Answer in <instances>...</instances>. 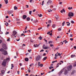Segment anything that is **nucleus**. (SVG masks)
<instances>
[{
	"instance_id": "nucleus-59",
	"label": "nucleus",
	"mask_w": 76,
	"mask_h": 76,
	"mask_svg": "<svg viewBox=\"0 0 76 76\" xmlns=\"http://www.w3.org/2000/svg\"><path fill=\"white\" fill-rule=\"evenodd\" d=\"M23 35H24L23 33V34H21V36H23Z\"/></svg>"
},
{
	"instance_id": "nucleus-3",
	"label": "nucleus",
	"mask_w": 76,
	"mask_h": 76,
	"mask_svg": "<svg viewBox=\"0 0 76 76\" xmlns=\"http://www.w3.org/2000/svg\"><path fill=\"white\" fill-rule=\"evenodd\" d=\"M72 65H69L66 67V69L67 70V71H70L72 70Z\"/></svg>"
},
{
	"instance_id": "nucleus-27",
	"label": "nucleus",
	"mask_w": 76,
	"mask_h": 76,
	"mask_svg": "<svg viewBox=\"0 0 76 76\" xmlns=\"http://www.w3.org/2000/svg\"><path fill=\"white\" fill-rule=\"evenodd\" d=\"M47 58V57H44V58H43V60H46Z\"/></svg>"
},
{
	"instance_id": "nucleus-26",
	"label": "nucleus",
	"mask_w": 76,
	"mask_h": 76,
	"mask_svg": "<svg viewBox=\"0 0 76 76\" xmlns=\"http://www.w3.org/2000/svg\"><path fill=\"white\" fill-rule=\"evenodd\" d=\"M48 23H51V21L50 20H49L48 21Z\"/></svg>"
},
{
	"instance_id": "nucleus-42",
	"label": "nucleus",
	"mask_w": 76,
	"mask_h": 76,
	"mask_svg": "<svg viewBox=\"0 0 76 76\" xmlns=\"http://www.w3.org/2000/svg\"><path fill=\"white\" fill-rule=\"evenodd\" d=\"M30 42H34V41L32 39H31Z\"/></svg>"
},
{
	"instance_id": "nucleus-48",
	"label": "nucleus",
	"mask_w": 76,
	"mask_h": 76,
	"mask_svg": "<svg viewBox=\"0 0 76 76\" xmlns=\"http://www.w3.org/2000/svg\"><path fill=\"white\" fill-rule=\"evenodd\" d=\"M58 56H61V54H60V53H58Z\"/></svg>"
},
{
	"instance_id": "nucleus-12",
	"label": "nucleus",
	"mask_w": 76,
	"mask_h": 76,
	"mask_svg": "<svg viewBox=\"0 0 76 76\" xmlns=\"http://www.w3.org/2000/svg\"><path fill=\"white\" fill-rule=\"evenodd\" d=\"M8 14H12V13H13V11H10L8 12Z\"/></svg>"
},
{
	"instance_id": "nucleus-36",
	"label": "nucleus",
	"mask_w": 76,
	"mask_h": 76,
	"mask_svg": "<svg viewBox=\"0 0 76 76\" xmlns=\"http://www.w3.org/2000/svg\"><path fill=\"white\" fill-rule=\"evenodd\" d=\"M68 9H69V10H70L71 9H72V7H69Z\"/></svg>"
},
{
	"instance_id": "nucleus-55",
	"label": "nucleus",
	"mask_w": 76,
	"mask_h": 76,
	"mask_svg": "<svg viewBox=\"0 0 76 76\" xmlns=\"http://www.w3.org/2000/svg\"><path fill=\"white\" fill-rule=\"evenodd\" d=\"M40 64H40V62H38V66H39V65H40Z\"/></svg>"
},
{
	"instance_id": "nucleus-18",
	"label": "nucleus",
	"mask_w": 76,
	"mask_h": 76,
	"mask_svg": "<svg viewBox=\"0 0 76 76\" xmlns=\"http://www.w3.org/2000/svg\"><path fill=\"white\" fill-rule=\"evenodd\" d=\"M52 27L53 28H56V25L55 24H53L52 25Z\"/></svg>"
},
{
	"instance_id": "nucleus-30",
	"label": "nucleus",
	"mask_w": 76,
	"mask_h": 76,
	"mask_svg": "<svg viewBox=\"0 0 76 76\" xmlns=\"http://www.w3.org/2000/svg\"><path fill=\"white\" fill-rule=\"evenodd\" d=\"M64 24H65V21H64L63 23H62V26H64Z\"/></svg>"
},
{
	"instance_id": "nucleus-31",
	"label": "nucleus",
	"mask_w": 76,
	"mask_h": 76,
	"mask_svg": "<svg viewBox=\"0 0 76 76\" xmlns=\"http://www.w3.org/2000/svg\"><path fill=\"white\" fill-rule=\"evenodd\" d=\"M50 47H53V46H54V45H52L51 44H50Z\"/></svg>"
},
{
	"instance_id": "nucleus-16",
	"label": "nucleus",
	"mask_w": 76,
	"mask_h": 76,
	"mask_svg": "<svg viewBox=\"0 0 76 76\" xmlns=\"http://www.w3.org/2000/svg\"><path fill=\"white\" fill-rule=\"evenodd\" d=\"M30 19H31V18L29 17H27L26 18V20H28V21H29V20H30Z\"/></svg>"
},
{
	"instance_id": "nucleus-52",
	"label": "nucleus",
	"mask_w": 76,
	"mask_h": 76,
	"mask_svg": "<svg viewBox=\"0 0 76 76\" xmlns=\"http://www.w3.org/2000/svg\"><path fill=\"white\" fill-rule=\"evenodd\" d=\"M11 67H14V66L13 65V64H11Z\"/></svg>"
},
{
	"instance_id": "nucleus-7",
	"label": "nucleus",
	"mask_w": 76,
	"mask_h": 76,
	"mask_svg": "<svg viewBox=\"0 0 76 76\" xmlns=\"http://www.w3.org/2000/svg\"><path fill=\"white\" fill-rule=\"evenodd\" d=\"M27 17L26 16V15H24L23 16V19H25Z\"/></svg>"
},
{
	"instance_id": "nucleus-4",
	"label": "nucleus",
	"mask_w": 76,
	"mask_h": 76,
	"mask_svg": "<svg viewBox=\"0 0 76 76\" xmlns=\"http://www.w3.org/2000/svg\"><path fill=\"white\" fill-rule=\"evenodd\" d=\"M73 16H74V14L72 12H70L69 13L68 16H69V17H72Z\"/></svg>"
},
{
	"instance_id": "nucleus-17",
	"label": "nucleus",
	"mask_w": 76,
	"mask_h": 76,
	"mask_svg": "<svg viewBox=\"0 0 76 76\" xmlns=\"http://www.w3.org/2000/svg\"><path fill=\"white\" fill-rule=\"evenodd\" d=\"M61 13H63V12H65V10H64L63 9L61 11Z\"/></svg>"
},
{
	"instance_id": "nucleus-58",
	"label": "nucleus",
	"mask_w": 76,
	"mask_h": 76,
	"mask_svg": "<svg viewBox=\"0 0 76 76\" xmlns=\"http://www.w3.org/2000/svg\"><path fill=\"white\" fill-rule=\"evenodd\" d=\"M70 40H71V41H73V38H70Z\"/></svg>"
},
{
	"instance_id": "nucleus-23",
	"label": "nucleus",
	"mask_w": 76,
	"mask_h": 76,
	"mask_svg": "<svg viewBox=\"0 0 76 76\" xmlns=\"http://www.w3.org/2000/svg\"><path fill=\"white\" fill-rule=\"evenodd\" d=\"M14 10H17L18 9V7L16 6H15L14 7Z\"/></svg>"
},
{
	"instance_id": "nucleus-33",
	"label": "nucleus",
	"mask_w": 76,
	"mask_h": 76,
	"mask_svg": "<svg viewBox=\"0 0 76 76\" xmlns=\"http://www.w3.org/2000/svg\"><path fill=\"white\" fill-rule=\"evenodd\" d=\"M32 13V11H30L29 12V14L30 15H31V13Z\"/></svg>"
},
{
	"instance_id": "nucleus-10",
	"label": "nucleus",
	"mask_w": 76,
	"mask_h": 76,
	"mask_svg": "<svg viewBox=\"0 0 76 76\" xmlns=\"http://www.w3.org/2000/svg\"><path fill=\"white\" fill-rule=\"evenodd\" d=\"M39 45H38L37 44L34 45V47H38Z\"/></svg>"
},
{
	"instance_id": "nucleus-38",
	"label": "nucleus",
	"mask_w": 76,
	"mask_h": 76,
	"mask_svg": "<svg viewBox=\"0 0 76 76\" xmlns=\"http://www.w3.org/2000/svg\"><path fill=\"white\" fill-rule=\"evenodd\" d=\"M42 29V27L39 28H38V30H40V29Z\"/></svg>"
},
{
	"instance_id": "nucleus-22",
	"label": "nucleus",
	"mask_w": 76,
	"mask_h": 76,
	"mask_svg": "<svg viewBox=\"0 0 76 76\" xmlns=\"http://www.w3.org/2000/svg\"><path fill=\"white\" fill-rule=\"evenodd\" d=\"M75 57V55H72L71 56V57L72 58H73V57Z\"/></svg>"
},
{
	"instance_id": "nucleus-28",
	"label": "nucleus",
	"mask_w": 76,
	"mask_h": 76,
	"mask_svg": "<svg viewBox=\"0 0 76 76\" xmlns=\"http://www.w3.org/2000/svg\"><path fill=\"white\" fill-rule=\"evenodd\" d=\"M43 66V64H41L39 66H40V67H42Z\"/></svg>"
},
{
	"instance_id": "nucleus-45",
	"label": "nucleus",
	"mask_w": 76,
	"mask_h": 76,
	"mask_svg": "<svg viewBox=\"0 0 76 76\" xmlns=\"http://www.w3.org/2000/svg\"><path fill=\"white\" fill-rule=\"evenodd\" d=\"M43 51H44V50L43 49H42L40 51V52H43Z\"/></svg>"
},
{
	"instance_id": "nucleus-14",
	"label": "nucleus",
	"mask_w": 76,
	"mask_h": 76,
	"mask_svg": "<svg viewBox=\"0 0 76 76\" xmlns=\"http://www.w3.org/2000/svg\"><path fill=\"white\" fill-rule=\"evenodd\" d=\"M3 47L4 49H5V50H7V47H6V45H5L4 46H3Z\"/></svg>"
},
{
	"instance_id": "nucleus-6",
	"label": "nucleus",
	"mask_w": 76,
	"mask_h": 76,
	"mask_svg": "<svg viewBox=\"0 0 76 76\" xmlns=\"http://www.w3.org/2000/svg\"><path fill=\"white\" fill-rule=\"evenodd\" d=\"M12 35L13 36H15V35H16L17 34H18V33H17V31H13L12 32Z\"/></svg>"
},
{
	"instance_id": "nucleus-19",
	"label": "nucleus",
	"mask_w": 76,
	"mask_h": 76,
	"mask_svg": "<svg viewBox=\"0 0 76 76\" xmlns=\"http://www.w3.org/2000/svg\"><path fill=\"white\" fill-rule=\"evenodd\" d=\"M4 1L6 4H7L8 3V1L7 0H4Z\"/></svg>"
},
{
	"instance_id": "nucleus-34",
	"label": "nucleus",
	"mask_w": 76,
	"mask_h": 76,
	"mask_svg": "<svg viewBox=\"0 0 76 76\" xmlns=\"http://www.w3.org/2000/svg\"><path fill=\"white\" fill-rule=\"evenodd\" d=\"M7 41H10V38H9L8 39H7Z\"/></svg>"
},
{
	"instance_id": "nucleus-15",
	"label": "nucleus",
	"mask_w": 76,
	"mask_h": 76,
	"mask_svg": "<svg viewBox=\"0 0 76 76\" xmlns=\"http://www.w3.org/2000/svg\"><path fill=\"white\" fill-rule=\"evenodd\" d=\"M38 22V20H37L33 21V23H36V22Z\"/></svg>"
},
{
	"instance_id": "nucleus-2",
	"label": "nucleus",
	"mask_w": 76,
	"mask_h": 76,
	"mask_svg": "<svg viewBox=\"0 0 76 76\" xmlns=\"http://www.w3.org/2000/svg\"><path fill=\"white\" fill-rule=\"evenodd\" d=\"M0 51L2 52V53L4 55H7V51L4 50L2 48L0 50Z\"/></svg>"
},
{
	"instance_id": "nucleus-13",
	"label": "nucleus",
	"mask_w": 76,
	"mask_h": 76,
	"mask_svg": "<svg viewBox=\"0 0 76 76\" xmlns=\"http://www.w3.org/2000/svg\"><path fill=\"white\" fill-rule=\"evenodd\" d=\"M64 69H62L61 71H60L59 73V75H61V73L63 72L64 71Z\"/></svg>"
},
{
	"instance_id": "nucleus-61",
	"label": "nucleus",
	"mask_w": 76,
	"mask_h": 76,
	"mask_svg": "<svg viewBox=\"0 0 76 76\" xmlns=\"http://www.w3.org/2000/svg\"><path fill=\"white\" fill-rule=\"evenodd\" d=\"M36 10L34 9V10L33 11V12H34Z\"/></svg>"
},
{
	"instance_id": "nucleus-8",
	"label": "nucleus",
	"mask_w": 76,
	"mask_h": 76,
	"mask_svg": "<svg viewBox=\"0 0 76 76\" xmlns=\"http://www.w3.org/2000/svg\"><path fill=\"white\" fill-rule=\"evenodd\" d=\"M68 73V72H67V69H65L64 74V75H67V73Z\"/></svg>"
},
{
	"instance_id": "nucleus-21",
	"label": "nucleus",
	"mask_w": 76,
	"mask_h": 76,
	"mask_svg": "<svg viewBox=\"0 0 76 76\" xmlns=\"http://www.w3.org/2000/svg\"><path fill=\"white\" fill-rule=\"evenodd\" d=\"M1 73L3 74L5 72V71L4 70H2L1 71Z\"/></svg>"
},
{
	"instance_id": "nucleus-37",
	"label": "nucleus",
	"mask_w": 76,
	"mask_h": 76,
	"mask_svg": "<svg viewBox=\"0 0 76 76\" xmlns=\"http://www.w3.org/2000/svg\"><path fill=\"white\" fill-rule=\"evenodd\" d=\"M71 22L72 23H74V21L73 20L71 21Z\"/></svg>"
},
{
	"instance_id": "nucleus-63",
	"label": "nucleus",
	"mask_w": 76,
	"mask_h": 76,
	"mask_svg": "<svg viewBox=\"0 0 76 76\" xmlns=\"http://www.w3.org/2000/svg\"><path fill=\"white\" fill-rule=\"evenodd\" d=\"M49 26H50V24H48L47 26V28H48Z\"/></svg>"
},
{
	"instance_id": "nucleus-49",
	"label": "nucleus",
	"mask_w": 76,
	"mask_h": 76,
	"mask_svg": "<svg viewBox=\"0 0 76 76\" xmlns=\"http://www.w3.org/2000/svg\"><path fill=\"white\" fill-rule=\"evenodd\" d=\"M55 56L56 57H58V55H57V53H56L55 54Z\"/></svg>"
},
{
	"instance_id": "nucleus-1",
	"label": "nucleus",
	"mask_w": 76,
	"mask_h": 76,
	"mask_svg": "<svg viewBox=\"0 0 76 76\" xmlns=\"http://www.w3.org/2000/svg\"><path fill=\"white\" fill-rule=\"evenodd\" d=\"M8 60H9V58H7L6 59L4 60L2 63V65L3 66H6V62H7V61Z\"/></svg>"
},
{
	"instance_id": "nucleus-29",
	"label": "nucleus",
	"mask_w": 76,
	"mask_h": 76,
	"mask_svg": "<svg viewBox=\"0 0 76 76\" xmlns=\"http://www.w3.org/2000/svg\"><path fill=\"white\" fill-rule=\"evenodd\" d=\"M53 69V66H50L49 67V69Z\"/></svg>"
},
{
	"instance_id": "nucleus-25",
	"label": "nucleus",
	"mask_w": 76,
	"mask_h": 76,
	"mask_svg": "<svg viewBox=\"0 0 76 76\" xmlns=\"http://www.w3.org/2000/svg\"><path fill=\"white\" fill-rule=\"evenodd\" d=\"M38 38L40 40H42V38L41 36H40V37H39Z\"/></svg>"
},
{
	"instance_id": "nucleus-43",
	"label": "nucleus",
	"mask_w": 76,
	"mask_h": 76,
	"mask_svg": "<svg viewBox=\"0 0 76 76\" xmlns=\"http://www.w3.org/2000/svg\"><path fill=\"white\" fill-rule=\"evenodd\" d=\"M26 7H27V8H28L29 7V6L28 5H26Z\"/></svg>"
},
{
	"instance_id": "nucleus-44",
	"label": "nucleus",
	"mask_w": 76,
	"mask_h": 76,
	"mask_svg": "<svg viewBox=\"0 0 76 76\" xmlns=\"http://www.w3.org/2000/svg\"><path fill=\"white\" fill-rule=\"evenodd\" d=\"M58 31H61V29L59 28L58 29Z\"/></svg>"
},
{
	"instance_id": "nucleus-60",
	"label": "nucleus",
	"mask_w": 76,
	"mask_h": 76,
	"mask_svg": "<svg viewBox=\"0 0 76 76\" xmlns=\"http://www.w3.org/2000/svg\"><path fill=\"white\" fill-rule=\"evenodd\" d=\"M66 40H64V41H63V42H65H65H66Z\"/></svg>"
},
{
	"instance_id": "nucleus-35",
	"label": "nucleus",
	"mask_w": 76,
	"mask_h": 76,
	"mask_svg": "<svg viewBox=\"0 0 76 76\" xmlns=\"http://www.w3.org/2000/svg\"><path fill=\"white\" fill-rule=\"evenodd\" d=\"M9 32H6V33H5V34L7 35V34H9Z\"/></svg>"
},
{
	"instance_id": "nucleus-9",
	"label": "nucleus",
	"mask_w": 76,
	"mask_h": 76,
	"mask_svg": "<svg viewBox=\"0 0 76 76\" xmlns=\"http://www.w3.org/2000/svg\"><path fill=\"white\" fill-rule=\"evenodd\" d=\"M52 2V1L50 0H49L48 1V2H47V4H49V3H51Z\"/></svg>"
},
{
	"instance_id": "nucleus-47",
	"label": "nucleus",
	"mask_w": 76,
	"mask_h": 76,
	"mask_svg": "<svg viewBox=\"0 0 76 76\" xmlns=\"http://www.w3.org/2000/svg\"><path fill=\"white\" fill-rule=\"evenodd\" d=\"M70 23H68V24H67V26H70Z\"/></svg>"
},
{
	"instance_id": "nucleus-41",
	"label": "nucleus",
	"mask_w": 76,
	"mask_h": 76,
	"mask_svg": "<svg viewBox=\"0 0 76 76\" xmlns=\"http://www.w3.org/2000/svg\"><path fill=\"white\" fill-rule=\"evenodd\" d=\"M28 72L29 73H30L31 72V70L30 69H28Z\"/></svg>"
},
{
	"instance_id": "nucleus-62",
	"label": "nucleus",
	"mask_w": 76,
	"mask_h": 76,
	"mask_svg": "<svg viewBox=\"0 0 76 76\" xmlns=\"http://www.w3.org/2000/svg\"><path fill=\"white\" fill-rule=\"evenodd\" d=\"M61 38V37H59V36H58L57 37V38Z\"/></svg>"
},
{
	"instance_id": "nucleus-39",
	"label": "nucleus",
	"mask_w": 76,
	"mask_h": 76,
	"mask_svg": "<svg viewBox=\"0 0 76 76\" xmlns=\"http://www.w3.org/2000/svg\"><path fill=\"white\" fill-rule=\"evenodd\" d=\"M57 66H56V67H58V66H59V63H58L57 64Z\"/></svg>"
},
{
	"instance_id": "nucleus-40",
	"label": "nucleus",
	"mask_w": 76,
	"mask_h": 76,
	"mask_svg": "<svg viewBox=\"0 0 76 76\" xmlns=\"http://www.w3.org/2000/svg\"><path fill=\"white\" fill-rule=\"evenodd\" d=\"M69 37H72V34H70V35H69Z\"/></svg>"
},
{
	"instance_id": "nucleus-51",
	"label": "nucleus",
	"mask_w": 76,
	"mask_h": 76,
	"mask_svg": "<svg viewBox=\"0 0 76 76\" xmlns=\"http://www.w3.org/2000/svg\"><path fill=\"white\" fill-rule=\"evenodd\" d=\"M74 67H75V66H76V64H75L73 65Z\"/></svg>"
},
{
	"instance_id": "nucleus-11",
	"label": "nucleus",
	"mask_w": 76,
	"mask_h": 76,
	"mask_svg": "<svg viewBox=\"0 0 76 76\" xmlns=\"http://www.w3.org/2000/svg\"><path fill=\"white\" fill-rule=\"evenodd\" d=\"M49 47H44V48H43V49H45V50H47L48 49V48H49Z\"/></svg>"
},
{
	"instance_id": "nucleus-5",
	"label": "nucleus",
	"mask_w": 76,
	"mask_h": 76,
	"mask_svg": "<svg viewBox=\"0 0 76 76\" xmlns=\"http://www.w3.org/2000/svg\"><path fill=\"white\" fill-rule=\"evenodd\" d=\"M41 56H37L36 58V61H39V60L41 59Z\"/></svg>"
},
{
	"instance_id": "nucleus-46",
	"label": "nucleus",
	"mask_w": 76,
	"mask_h": 76,
	"mask_svg": "<svg viewBox=\"0 0 76 76\" xmlns=\"http://www.w3.org/2000/svg\"><path fill=\"white\" fill-rule=\"evenodd\" d=\"M33 0H30V3H32V1H33Z\"/></svg>"
},
{
	"instance_id": "nucleus-20",
	"label": "nucleus",
	"mask_w": 76,
	"mask_h": 76,
	"mask_svg": "<svg viewBox=\"0 0 76 76\" xmlns=\"http://www.w3.org/2000/svg\"><path fill=\"white\" fill-rule=\"evenodd\" d=\"M28 60H29V59H28V58H26L25 59V61H28Z\"/></svg>"
},
{
	"instance_id": "nucleus-57",
	"label": "nucleus",
	"mask_w": 76,
	"mask_h": 76,
	"mask_svg": "<svg viewBox=\"0 0 76 76\" xmlns=\"http://www.w3.org/2000/svg\"><path fill=\"white\" fill-rule=\"evenodd\" d=\"M62 3H63L62 2H60L59 3V4H62Z\"/></svg>"
},
{
	"instance_id": "nucleus-54",
	"label": "nucleus",
	"mask_w": 76,
	"mask_h": 76,
	"mask_svg": "<svg viewBox=\"0 0 76 76\" xmlns=\"http://www.w3.org/2000/svg\"><path fill=\"white\" fill-rule=\"evenodd\" d=\"M42 14H40V15L39 16V17H41L42 16Z\"/></svg>"
},
{
	"instance_id": "nucleus-56",
	"label": "nucleus",
	"mask_w": 76,
	"mask_h": 76,
	"mask_svg": "<svg viewBox=\"0 0 76 76\" xmlns=\"http://www.w3.org/2000/svg\"><path fill=\"white\" fill-rule=\"evenodd\" d=\"M29 76H35V75H34L32 74H31Z\"/></svg>"
},
{
	"instance_id": "nucleus-32",
	"label": "nucleus",
	"mask_w": 76,
	"mask_h": 76,
	"mask_svg": "<svg viewBox=\"0 0 76 76\" xmlns=\"http://www.w3.org/2000/svg\"><path fill=\"white\" fill-rule=\"evenodd\" d=\"M57 60H56V61H54L52 62V63H55V62H57Z\"/></svg>"
},
{
	"instance_id": "nucleus-53",
	"label": "nucleus",
	"mask_w": 76,
	"mask_h": 76,
	"mask_svg": "<svg viewBox=\"0 0 76 76\" xmlns=\"http://www.w3.org/2000/svg\"><path fill=\"white\" fill-rule=\"evenodd\" d=\"M53 33H50V36H52V35H53L52 34Z\"/></svg>"
},
{
	"instance_id": "nucleus-50",
	"label": "nucleus",
	"mask_w": 76,
	"mask_h": 76,
	"mask_svg": "<svg viewBox=\"0 0 76 76\" xmlns=\"http://www.w3.org/2000/svg\"><path fill=\"white\" fill-rule=\"evenodd\" d=\"M27 26H26L25 28V29H24L25 31V30H26V29H27Z\"/></svg>"
},
{
	"instance_id": "nucleus-64",
	"label": "nucleus",
	"mask_w": 76,
	"mask_h": 76,
	"mask_svg": "<svg viewBox=\"0 0 76 76\" xmlns=\"http://www.w3.org/2000/svg\"><path fill=\"white\" fill-rule=\"evenodd\" d=\"M74 48L76 49V46H74Z\"/></svg>"
},
{
	"instance_id": "nucleus-24",
	"label": "nucleus",
	"mask_w": 76,
	"mask_h": 76,
	"mask_svg": "<svg viewBox=\"0 0 76 76\" xmlns=\"http://www.w3.org/2000/svg\"><path fill=\"white\" fill-rule=\"evenodd\" d=\"M75 72H76V71H75V70H73V71H72V74H74V73Z\"/></svg>"
}]
</instances>
